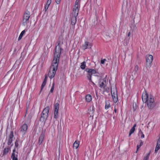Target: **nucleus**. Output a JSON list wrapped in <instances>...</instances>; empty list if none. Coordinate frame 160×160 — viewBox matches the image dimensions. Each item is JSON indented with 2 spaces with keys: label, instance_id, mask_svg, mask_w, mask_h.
<instances>
[{
  "label": "nucleus",
  "instance_id": "30",
  "mask_svg": "<svg viewBox=\"0 0 160 160\" xmlns=\"http://www.w3.org/2000/svg\"><path fill=\"white\" fill-rule=\"evenodd\" d=\"M11 157L12 159V160H18V158L17 157H16L15 156H14L13 153H12Z\"/></svg>",
  "mask_w": 160,
  "mask_h": 160
},
{
  "label": "nucleus",
  "instance_id": "18",
  "mask_svg": "<svg viewBox=\"0 0 160 160\" xmlns=\"http://www.w3.org/2000/svg\"><path fill=\"white\" fill-rule=\"evenodd\" d=\"M86 100L88 102H90L92 99V96L90 94H88L86 96Z\"/></svg>",
  "mask_w": 160,
  "mask_h": 160
},
{
  "label": "nucleus",
  "instance_id": "28",
  "mask_svg": "<svg viewBox=\"0 0 160 160\" xmlns=\"http://www.w3.org/2000/svg\"><path fill=\"white\" fill-rule=\"evenodd\" d=\"M20 142V140H19L18 139H17L15 143V146L16 147H18V142Z\"/></svg>",
  "mask_w": 160,
  "mask_h": 160
},
{
  "label": "nucleus",
  "instance_id": "23",
  "mask_svg": "<svg viewBox=\"0 0 160 160\" xmlns=\"http://www.w3.org/2000/svg\"><path fill=\"white\" fill-rule=\"evenodd\" d=\"M105 108L106 109H108L110 107V105L109 102H107L106 101L105 102Z\"/></svg>",
  "mask_w": 160,
  "mask_h": 160
},
{
  "label": "nucleus",
  "instance_id": "7",
  "mask_svg": "<svg viewBox=\"0 0 160 160\" xmlns=\"http://www.w3.org/2000/svg\"><path fill=\"white\" fill-rule=\"evenodd\" d=\"M59 107V104L58 102H57L54 104V118L56 120H57L58 118Z\"/></svg>",
  "mask_w": 160,
  "mask_h": 160
},
{
  "label": "nucleus",
  "instance_id": "15",
  "mask_svg": "<svg viewBox=\"0 0 160 160\" xmlns=\"http://www.w3.org/2000/svg\"><path fill=\"white\" fill-rule=\"evenodd\" d=\"M77 17L75 16H72L71 18V24L72 26H74L77 22Z\"/></svg>",
  "mask_w": 160,
  "mask_h": 160
},
{
  "label": "nucleus",
  "instance_id": "5",
  "mask_svg": "<svg viewBox=\"0 0 160 160\" xmlns=\"http://www.w3.org/2000/svg\"><path fill=\"white\" fill-rule=\"evenodd\" d=\"M30 17V12L28 11H26L24 14L23 18L22 23L24 26H25L27 23L29 22Z\"/></svg>",
  "mask_w": 160,
  "mask_h": 160
},
{
  "label": "nucleus",
  "instance_id": "19",
  "mask_svg": "<svg viewBox=\"0 0 160 160\" xmlns=\"http://www.w3.org/2000/svg\"><path fill=\"white\" fill-rule=\"evenodd\" d=\"M79 144V141H76L73 144V148H74L77 149Z\"/></svg>",
  "mask_w": 160,
  "mask_h": 160
},
{
  "label": "nucleus",
  "instance_id": "46",
  "mask_svg": "<svg viewBox=\"0 0 160 160\" xmlns=\"http://www.w3.org/2000/svg\"><path fill=\"white\" fill-rule=\"evenodd\" d=\"M16 49H15V50H14V51H16Z\"/></svg>",
  "mask_w": 160,
  "mask_h": 160
},
{
  "label": "nucleus",
  "instance_id": "26",
  "mask_svg": "<svg viewBox=\"0 0 160 160\" xmlns=\"http://www.w3.org/2000/svg\"><path fill=\"white\" fill-rule=\"evenodd\" d=\"M143 142L141 140V142L140 143V144L139 145H138L137 146V149L136 152L138 150V149L140 148V147L143 145Z\"/></svg>",
  "mask_w": 160,
  "mask_h": 160
},
{
  "label": "nucleus",
  "instance_id": "33",
  "mask_svg": "<svg viewBox=\"0 0 160 160\" xmlns=\"http://www.w3.org/2000/svg\"><path fill=\"white\" fill-rule=\"evenodd\" d=\"M45 85H46V84L42 83V85L41 86V87L40 92H41L43 88L45 86Z\"/></svg>",
  "mask_w": 160,
  "mask_h": 160
},
{
  "label": "nucleus",
  "instance_id": "25",
  "mask_svg": "<svg viewBox=\"0 0 160 160\" xmlns=\"http://www.w3.org/2000/svg\"><path fill=\"white\" fill-rule=\"evenodd\" d=\"M150 154V152L149 153H147L146 154V156L144 157L143 159V160H148Z\"/></svg>",
  "mask_w": 160,
  "mask_h": 160
},
{
  "label": "nucleus",
  "instance_id": "27",
  "mask_svg": "<svg viewBox=\"0 0 160 160\" xmlns=\"http://www.w3.org/2000/svg\"><path fill=\"white\" fill-rule=\"evenodd\" d=\"M129 38L127 37L125 39V45H127L129 43Z\"/></svg>",
  "mask_w": 160,
  "mask_h": 160
},
{
  "label": "nucleus",
  "instance_id": "34",
  "mask_svg": "<svg viewBox=\"0 0 160 160\" xmlns=\"http://www.w3.org/2000/svg\"><path fill=\"white\" fill-rule=\"evenodd\" d=\"M45 85H46V84L42 83V85L41 86V87L40 92H41L43 88L45 86Z\"/></svg>",
  "mask_w": 160,
  "mask_h": 160
},
{
  "label": "nucleus",
  "instance_id": "24",
  "mask_svg": "<svg viewBox=\"0 0 160 160\" xmlns=\"http://www.w3.org/2000/svg\"><path fill=\"white\" fill-rule=\"evenodd\" d=\"M135 128H131L129 132V137H130L131 135L134 132L135 130Z\"/></svg>",
  "mask_w": 160,
  "mask_h": 160
},
{
  "label": "nucleus",
  "instance_id": "11",
  "mask_svg": "<svg viewBox=\"0 0 160 160\" xmlns=\"http://www.w3.org/2000/svg\"><path fill=\"white\" fill-rule=\"evenodd\" d=\"M78 7H75L73 8L72 12V16H75L77 17L78 15L79 12V9Z\"/></svg>",
  "mask_w": 160,
  "mask_h": 160
},
{
  "label": "nucleus",
  "instance_id": "38",
  "mask_svg": "<svg viewBox=\"0 0 160 160\" xmlns=\"http://www.w3.org/2000/svg\"><path fill=\"white\" fill-rule=\"evenodd\" d=\"M142 134L141 136V138H143L144 137V134L142 133Z\"/></svg>",
  "mask_w": 160,
  "mask_h": 160
},
{
  "label": "nucleus",
  "instance_id": "9",
  "mask_svg": "<svg viewBox=\"0 0 160 160\" xmlns=\"http://www.w3.org/2000/svg\"><path fill=\"white\" fill-rule=\"evenodd\" d=\"M14 137L13 132L12 131L10 132L8 138V145H10L11 144V146L13 145V143H12V138Z\"/></svg>",
  "mask_w": 160,
  "mask_h": 160
},
{
  "label": "nucleus",
  "instance_id": "6",
  "mask_svg": "<svg viewBox=\"0 0 160 160\" xmlns=\"http://www.w3.org/2000/svg\"><path fill=\"white\" fill-rule=\"evenodd\" d=\"M146 67L147 68H149L151 66V64L153 60V58L152 55H147L146 56Z\"/></svg>",
  "mask_w": 160,
  "mask_h": 160
},
{
  "label": "nucleus",
  "instance_id": "35",
  "mask_svg": "<svg viewBox=\"0 0 160 160\" xmlns=\"http://www.w3.org/2000/svg\"><path fill=\"white\" fill-rule=\"evenodd\" d=\"M61 1V0H56V3L58 4H59L60 3Z\"/></svg>",
  "mask_w": 160,
  "mask_h": 160
},
{
  "label": "nucleus",
  "instance_id": "45",
  "mask_svg": "<svg viewBox=\"0 0 160 160\" xmlns=\"http://www.w3.org/2000/svg\"><path fill=\"white\" fill-rule=\"evenodd\" d=\"M97 4L98 5V6H99L100 4V3H99V4H98V3H97Z\"/></svg>",
  "mask_w": 160,
  "mask_h": 160
},
{
  "label": "nucleus",
  "instance_id": "36",
  "mask_svg": "<svg viewBox=\"0 0 160 160\" xmlns=\"http://www.w3.org/2000/svg\"><path fill=\"white\" fill-rule=\"evenodd\" d=\"M47 76L45 75V77L44 80V81L47 82Z\"/></svg>",
  "mask_w": 160,
  "mask_h": 160
},
{
  "label": "nucleus",
  "instance_id": "32",
  "mask_svg": "<svg viewBox=\"0 0 160 160\" xmlns=\"http://www.w3.org/2000/svg\"><path fill=\"white\" fill-rule=\"evenodd\" d=\"M106 61V60L105 59H102L101 61V63L102 64H104V63Z\"/></svg>",
  "mask_w": 160,
  "mask_h": 160
},
{
  "label": "nucleus",
  "instance_id": "17",
  "mask_svg": "<svg viewBox=\"0 0 160 160\" xmlns=\"http://www.w3.org/2000/svg\"><path fill=\"white\" fill-rule=\"evenodd\" d=\"M52 2L51 0H48L46 4L45 5V11L46 12L47 10L48 9V7L50 4L51 3V2Z\"/></svg>",
  "mask_w": 160,
  "mask_h": 160
},
{
  "label": "nucleus",
  "instance_id": "3",
  "mask_svg": "<svg viewBox=\"0 0 160 160\" xmlns=\"http://www.w3.org/2000/svg\"><path fill=\"white\" fill-rule=\"evenodd\" d=\"M49 107L48 106L45 108L42 113L40 118V121L42 122L45 121L48 117V113L49 110Z\"/></svg>",
  "mask_w": 160,
  "mask_h": 160
},
{
  "label": "nucleus",
  "instance_id": "14",
  "mask_svg": "<svg viewBox=\"0 0 160 160\" xmlns=\"http://www.w3.org/2000/svg\"><path fill=\"white\" fill-rule=\"evenodd\" d=\"M44 134L42 132L41 134L39 139L38 143L39 145L42 144L44 138Z\"/></svg>",
  "mask_w": 160,
  "mask_h": 160
},
{
  "label": "nucleus",
  "instance_id": "2",
  "mask_svg": "<svg viewBox=\"0 0 160 160\" xmlns=\"http://www.w3.org/2000/svg\"><path fill=\"white\" fill-rule=\"evenodd\" d=\"M142 99L143 102H147V106L149 109H152L154 107L155 104L153 96H148V93L145 92L142 94Z\"/></svg>",
  "mask_w": 160,
  "mask_h": 160
},
{
  "label": "nucleus",
  "instance_id": "20",
  "mask_svg": "<svg viewBox=\"0 0 160 160\" xmlns=\"http://www.w3.org/2000/svg\"><path fill=\"white\" fill-rule=\"evenodd\" d=\"M86 62L85 61H84L81 63L80 68L82 69H85L86 67Z\"/></svg>",
  "mask_w": 160,
  "mask_h": 160
},
{
  "label": "nucleus",
  "instance_id": "41",
  "mask_svg": "<svg viewBox=\"0 0 160 160\" xmlns=\"http://www.w3.org/2000/svg\"><path fill=\"white\" fill-rule=\"evenodd\" d=\"M89 82H91L93 86L95 85V84L92 81H89Z\"/></svg>",
  "mask_w": 160,
  "mask_h": 160
},
{
  "label": "nucleus",
  "instance_id": "37",
  "mask_svg": "<svg viewBox=\"0 0 160 160\" xmlns=\"http://www.w3.org/2000/svg\"><path fill=\"white\" fill-rule=\"evenodd\" d=\"M16 151V149H15V148L12 151V153H13L14 154V156H15V153L14 152H15Z\"/></svg>",
  "mask_w": 160,
  "mask_h": 160
},
{
  "label": "nucleus",
  "instance_id": "39",
  "mask_svg": "<svg viewBox=\"0 0 160 160\" xmlns=\"http://www.w3.org/2000/svg\"><path fill=\"white\" fill-rule=\"evenodd\" d=\"M130 35H131V32H129L128 33L127 37L129 38V37L130 36Z\"/></svg>",
  "mask_w": 160,
  "mask_h": 160
},
{
  "label": "nucleus",
  "instance_id": "4",
  "mask_svg": "<svg viewBox=\"0 0 160 160\" xmlns=\"http://www.w3.org/2000/svg\"><path fill=\"white\" fill-rule=\"evenodd\" d=\"M87 72V77L89 81H92V76L96 73V71L93 69H91L87 68L85 70Z\"/></svg>",
  "mask_w": 160,
  "mask_h": 160
},
{
  "label": "nucleus",
  "instance_id": "12",
  "mask_svg": "<svg viewBox=\"0 0 160 160\" xmlns=\"http://www.w3.org/2000/svg\"><path fill=\"white\" fill-rule=\"evenodd\" d=\"M92 46L91 43L88 42H85V44L82 45V47L84 48L83 49L85 50L87 48H91Z\"/></svg>",
  "mask_w": 160,
  "mask_h": 160
},
{
  "label": "nucleus",
  "instance_id": "22",
  "mask_svg": "<svg viewBox=\"0 0 160 160\" xmlns=\"http://www.w3.org/2000/svg\"><path fill=\"white\" fill-rule=\"evenodd\" d=\"M79 2L80 0H76L75 3L74 7L78 8L80 7Z\"/></svg>",
  "mask_w": 160,
  "mask_h": 160
},
{
  "label": "nucleus",
  "instance_id": "40",
  "mask_svg": "<svg viewBox=\"0 0 160 160\" xmlns=\"http://www.w3.org/2000/svg\"><path fill=\"white\" fill-rule=\"evenodd\" d=\"M94 107H92V110L91 111L92 113H93L94 111Z\"/></svg>",
  "mask_w": 160,
  "mask_h": 160
},
{
  "label": "nucleus",
  "instance_id": "10",
  "mask_svg": "<svg viewBox=\"0 0 160 160\" xmlns=\"http://www.w3.org/2000/svg\"><path fill=\"white\" fill-rule=\"evenodd\" d=\"M113 101L115 103H116L118 101V98L117 94V91L112 92V91H111Z\"/></svg>",
  "mask_w": 160,
  "mask_h": 160
},
{
  "label": "nucleus",
  "instance_id": "42",
  "mask_svg": "<svg viewBox=\"0 0 160 160\" xmlns=\"http://www.w3.org/2000/svg\"><path fill=\"white\" fill-rule=\"evenodd\" d=\"M114 112L116 113L117 112V109L116 108H115L114 110Z\"/></svg>",
  "mask_w": 160,
  "mask_h": 160
},
{
  "label": "nucleus",
  "instance_id": "13",
  "mask_svg": "<svg viewBox=\"0 0 160 160\" xmlns=\"http://www.w3.org/2000/svg\"><path fill=\"white\" fill-rule=\"evenodd\" d=\"M27 125L26 124H24L22 126L20 131L23 133V134H24L27 131Z\"/></svg>",
  "mask_w": 160,
  "mask_h": 160
},
{
  "label": "nucleus",
  "instance_id": "31",
  "mask_svg": "<svg viewBox=\"0 0 160 160\" xmlns=\"http://www.w3.org/2000/svg\"><path fill=\"white\" fill-rule=\"evenodd\" d=\"M54 84L53 83V84H52V88H51V89L50 90V92H51V93L53 92V91L54 90Z\"/></svg>",
  "mask_w": 160,
  "mask_h": 160
},
{
  "label": "nucleus",
  "instance_id": "16",
  "mask_svg": "<svg viewBox=\"0 0 160 160\" xmlns=\"http://www.w3.org/2000/svg\"><path fill=\"white\" fill-rule=\"evenodd\" d=\"M10 149V148L9 147H8L7 148H5L3 150L2 156H4L7 154L9 151V150Z\"/></svg>",
  "mask_w": 160,
  "mask_h": 160
},
{
  "label": "nucleus",
  "instance_id": "8",
  "mask_svg": "<svg viewBox=\"0 0 160 160\" xmlns=\"http://www.w3.org/2000/svg\"><path fill=\"white\" fill-rule=\"evenodd\" d=\"M99 82V86L101 88H103L104 89H106V78H104L103 79H100Z\"/></svg>",
  "mask_w": 160,
  "mask_h": 160
},
{
  "label": "nucleus",
  "instance_id": "21",
  "mask_svg": "<svg viewBox=\"0 0 160 160\" xmlns=\"http://www.w3.org/2000/svg\"><path fill=\"white\" fill-rule=\"evenodd\" d=\"M25 30H24L23 31H22L21 32V33L19 37V38H18V41H19L20 40L21 38H22V36H23L24 34L25 33Z\"/></svg>",
  "mask_w": 160,
  "mask_h": 160
},
{
  "label": "nucleus",
  "instance_id": "43",
  "mask_svg": "<svg viewBox=\"0 0 160 160\" xmlns=\"http://www.w3.org/2000/svg\"><path fill=\"white\" fill-rule=\"evenodd\" d=\"M46 82H45V81H43V82H42V83L43 84H46Z\"/></svg>",
  "mask_w": 160,
  "mask_h": 160
},
{
  "label": "nucleus",
  "instance_id": "44",
  "mask_svg": "<svg viewBox=\"0 0 160 160\" xmlns=\"http://www.w3.org/2000/svg\"><path fill=\"white\" fill-rule=\"evenodd\" d=\"M136 126V124L134 125L133 127L132 128H135Z\"/></svg>",
  "mask_w": 160,
  "mask_h": 160
},
{
  "label": "nucleus",
  "instance_id": "29",
  "mask_svg": "<svg viewBox=\"0 0 160 160\" xmlns=\"http://www.w3.org/2000/svg\"><path fill=\"white\" fill-rule=\"evenodd\" d=\"M138 70V65H136L134 68V71L135 72V73H137V72Z\"/></svg>",
  "mask_w": 160,
  "mask_h": 160
},
{
  "label": "nucleus",
  "instance_id": "1",
  "mask_svg": "<svg viewBox=\"0 0 160 160\" xmlns=\"http://www.w3.org/2000/svg\"><path fill=\"white\" fill-rule=\"evenodd\" d=\"M62 38V37H60L59 38V40L58 42V45L55 48L54 59L48 73V76L51 79L54 77L58 69L60 57L62 50L60 44L61 43L62 44L63 43V42H61L60 40Z\"/></svg>",
  "mask_w": 160,
  "mask_h": 160
}]
</instances>
